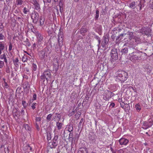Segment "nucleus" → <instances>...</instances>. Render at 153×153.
I'll list each match as a JSON object with an SVG mask.
<instances>
[{"mask_svg":"<svg viewBox=\"0 0 153 153\" xmlns=\"http://www.w3.org/2000/svg\"><path fill=\"white\" fill-rule=\"evenodd\" d=\"M45 19L44 18H41L40 19V24L41 25H42L44 24Z\"/></svg>","mask_w":153,"mask_h":153,"instance_id":"nucleus-31","label":"nucleus"},{"mask_svg":"<svg viewBox=\"0 0 153 153\" xmlns=\"http://www.w3.org/2000/svg\"><path fill=\"white\" fill-rule=\"evenodd\" d=\"M129 7L133 9L135 8V2L134 1L131 2L129 4Z\"/></svg>","mask_w":153,"mask_h":153,"instance_id":"nucleus-22","label":"nucleus"},{"mask_svg":"<svg viewBox=\"0 0 153 153\" xmlns=\"http://www.w3.org/2000/svg\"><path fill=\"white\" fill-rule=\"evenodd\" d=\"M21 112L22 114H23L24 113V110L23 109H22L21 110Z\"/></svg>","mask_w":153,"mask_h":153,"instance_id":"nucleus-53","label":"nucleus"},{"mask_svg":"<svg viewBox=\"0 0 153 153\" xmlns=\"http://www.w3.org/2000/svg\"><path fill=\"white\" fill-rule=\"evenodd\" d=\"M39 54L40 57L42 59L44 58L45 55V52L44 51H41L39 53Z\"/></svg>","mask_w":153,"mask_h":153,"instance_id":"nucleus-17","label":"nucleus"},{"mask_svg":"<svg viewBox=\"0 0 153 153\" xmlns=\"http://www.w3.org/2000/svg\"><path fill=\"white\" fill-rule=\"evenodd\" d=\"M26 71H27V72H29V69L28 68H26Z\"/></svg>","mask_w":153,"mask_h":153,"instance_id":"nucleus-56","label":"nucleus"},{"mask_svg":"<svg viewBox=\"0 0 153 153\" xmlns=\"http://www.w3.org/2000/svg\"><path fill=\"white\" fill-rule=\"evenodd\" d=\"M33 4L34 5L36 10H38L40 9L39 5L37 2L36 0H33Z\"/></svg>","mask_w":153,"mask_h":153,"instance_id":"nucleus-13","label":"nucleus"},{"mask_svg":"<svg viewBox=\"0 0 153 153\" xmlns=\"http://www.w3.org/2000/svg\"><path fill=\"white\" fill-rule=\"evenodd\" d=\"M22 105L24 107H26L27 106L26 102L25 101H23L22 102Z\"/></svg>","mask_w":153,"mask_h":153,"instance_id":"nucleus-40","label":"nucleus"},{"mask_svg":"<svg viewBox=\"0 0 153 153\" xmlns=\"http://www.w3.org/2000/svg\"><path fill=\"white\" fill-rule=\"evenodd\" d=\"M87 30L86 28L82 27L80 29V33H85L87 32Z\"/></svg>","mask_w":153,"mask_h":153,"instance_id":"nucleus-26","label":"nucleus"},{"mask_svg":"<svg viewBox=\"0 0 153 153\" xmlns=\"http://www.w3.org/2000/svg\"><path fill=\"white\" fill-rule=\"evenodd\" d=\"M99 11L98 10H96V18L97 19L99 17Z\"/></svg>","mask_w":153,"mask_h":153,"instance_id":"nucleus-41","label":"nucleus"},{"mask_svg":"<svg viewBox=\"0 0 153 153\" xmlns=\"http://www.w3.org/2000/svg\"><path fill=\"white\" fill-rule=\"evenodd\" d=\"M51 72L49 70H47L45 71L43 74L41 75V79L44 80V81L45 79L46 80L47 82L49 80V79L51 78Z\"/></svg>","mask_w":153,"mask_h":153,"instance_id":"nucleus-2","label":"nucleus"},{"mask_svg":"<svg viewBox=\"0 0 153 153\" xmlns=\"http://www.w3.org/2000/svg\"><path fill=\"white\" fill-rule=\"evenodd\" d=\"M152 125H153V121L152 120Z\"/></svg>","mask_w":153,"mask_h":153,"instance_id":"nucleus-63","label":"nucleus"},{"mask_svg":"<svg viewBox=\"0 0 153 153\" xmlns=\"http://www.w3.org/2000/svg\"><path fill=\"white\" fill-rule=\"evenodd\" d=\"M26 147L28 151H33L32 147H30L29 145H27Z\"/></svg>","mask_w":153,"mask_h":153,"instance_id":"nucleus-36","label":"nucleus"},{"mask_svg":"<svg viewBox=\"0 0 153 153\" xmlns=\"http://www.w3.org/2000/svg\"><path fill=\"white\" fill-rule=\"evenodd\" d=\"M30 8H29L28 7H25L24 8L23 12L24 14H27L28 12L30 11Z\"/></svg>","mask_w":153,"mask_h":153,"instance_id":"nucleus-20","label":"nucleus"},{"mask_svg":"<svg viewBox=\"0 0 153 153\" xmlns=\"http://www.w3.org/2000/svg\"><path fill=\"white\" fill-rule=\"evenodd\" d=\"M0 59H4L5 62L6 63H7V59L5 54H3L0 56Z\"/></svg>","mask_w":153,"mask_h":153,"instance_id":"nucleus-18","label":"nucleus"},{"mask_svg":"<svg viewBox=\"0 0 153 153\" xmlns=\"http://www.w3.org/2000/svg\"><path fill=\"white\" fill-rule=\"evenodd\" d=\"M129 55V59L133 62H135L139 59V53L138 52H133Z\"/></svg>","mask_w":153,"mask_h":153,"instance_id":"nucleus-3","label":"nucleus"},{"mask_svg":"<svg viewBox=\"0 0 153 153\" xmlns=\"http://www.w3.org/2000/svg\"><path fill=\"white\" fill-rule=\"evenodd\" d=\"M69 115L70 116H71V113L69 114Z\"/></svg>","mask_w":153,"mask_h":153,"instance_id":"nucleus-59","label":"nucleus"},{"mask_svg":"<svg viewBox=\"0 0 153 153\" xmlns=\"http://www.w3.org/2000/svg\"><path fill=\"white\" fill-rule=\"evenodd\" d=\"M98 42H99V44L100 43V39H99L98 40Z\"/></svg>","mask_w":153,"mask_h":153,"instance_id":"nucleus-60","label":"nucleus"},{"mask_svg":"<svg viewBox=\"0 0 153 153\" xmlns=\"http://www.w3.org/2000/svg\"><path fill=\"white\" fill-rule=\"evenodd\" d=\"M28 84L27 83H24L23 85V87L24 89H25L27 88Z\"/></svg>","mask_w":153,"mask_h":153,"instance_id":"nucleus-34","label":"nucleus"},{"mask_svg":"<svg viewBox=\"0 0 153 153\" xmlns=\"http://www.w3.org/2000/svg\"><path fill=\"white\" fill-rule=\"evenodd\" d=\"M2 75V73L1 71V70L0 69V78H1Z\"/></svg>","mask_w":153,"mask_h":153,"instance_id":"nucleus-49","label":"nucleus"},{"mask_svg":"<svg viewBox=\"0 0 153 153\" xmlns=\"http://www.w3.org/2000/svg\"><path fill=\"white\" fill-rule=\"evenodd\" d=\"M52 114H49L47 116V119L48 120H50L51 118Z\"/></svg>","mask_w":153,"mask_h":153,"instance_id":"nucleus-38","label":"nucleus"},{"mask_svg":"<svg viewBox=\"0 0 153 153\" xmlns=\"http://www.w3.org/2000/svg\"><path fill=\"white\" fill-rule=\"evenodd\" d=\"M124 149H120L119 150V153H123L124 152Z\"/></svg>","mask_w":153,"mask_h":153,"instance_id":"nucleus-46","label":"nucleus"},{"mask_svg":"<svg viewBox=\"0 0 153 153\" xmlns=\"http://www.w3.org/2000/svg\"><path fill=\"white\" fill-rule=\"evenodd\" d=\"M111 56L112 59H116L117 58L118 55L116 49H113L111 52Z\"/></svg>","mask_w":153,"mask_h":153,"instance_id":"nucleus-7","label":"nucleus"},{"mask_svg":"<svg viewBox=\"0 0 153 153\" xmlns=\"http://www.w3.org/2000/svg\"><path fill=\"white\" fill-rule=\"evenodd\" d=\"M121 52L122 53V54L126 53L128 52V48H123L121 51Z\"/></svg>","mask_w":153,"mask_h":153,"instance_id":"nucleus-24","label":"nucleus"},{"mask_svg":"<svg viewBox=\"0 0 153 153\" xmlns=\"http://www.w3.org/2000/svg\"><path fill=\"white\" fill-rule=\"evenodd\" d=\"M114 106H115V104L114 102L111 103L110 105V107L111 108H113Z\"/></svg>","mask_w":153,"mask_h":153,"instance_id":"nucleus-44","label":"nucleus"},{"mask_svg":"<svg viewBox=\"0 0 153 153\" xmlns=\"http://www.w3.org/2000/svg\"><path fill=\"white\" fill-rule=\"evenodd\" d=\"M25 53H27V54H28V55H29V54H28V53H27V51H25Z\"/></svg>","mask_w":153,"mask_h":153,"instance_id":"nucleus-61","label":"nucleus"},{"mask_svg":"<svg viewBox=\"0 0 153 153\" xmlns=\"http://www.w3.org/2000/svg\"><path fill=\"white\" fill-rule=\"evenodd\" d=\"M27 59H25L24 57H23L22 58V61L23 62H25L26 61Z\"/></svg>","mask_w":153,"mask_h":153,"instance_id":"nucleus-50","label":"nucleus"},{"mask_svg":"<svg viewBox=\"0 0 153 153\" xmlns=\"http://www.w3.org/2000/svg\"><path fill=\"white\" fill-rule=\"evenodd\" d=\"M152 120L149 121V122L148 123L149 124H151L152 123Z\"/></svg>","mask_w":153,"mask_h":153,"instance_id":"nucleus-54","label":"nucleus"},{"mask_svg":"<svg viewBox=\"0 0 153 153\" xmlns=\"http://www.w3.org/2000/svg\"><path fill=\"white\" fill-rule=\"evenodd\" d=\"M135 108L137 111H139L141 109V106L139 104H137L135 105Z\"/></svg>","mask_w":153,"mask_h":153,"instance_id":"nucleus-21","label":"nucleus"},{"mask_svg":"<svg viewBox=\"0 0 153 153\" xmlns=\"http://www.w3.org/2000/svg\"><path fill=\"white\" fill-rule=\"evenodd\" d=\"M58 42L59 46L61 47L62 45L63 42V36L62 35L58 36Z\"/></svg>","mask_w":153,"mask_h":153,"instance_id":"nucleus-11","label":"nucleus"},{"mask_svg":"<svg viewBox=\"0 0 153 153\" xmlns=\"http://www.w3.org/2000/svg\"><path fill=\"white\" fill-rule=\"evenodd\" d=\"M23 128H25L26 130H30V128L27 124H25L23 126Z\"/></svg>","mask_w":153,"mask_h":153,"instance_id":"nucleus-30","label":"nucleus"},{"mask_svg":"<svg viewBox=\"0 0 153 153\" xmlns=\"http://www.w3.org/2000/svg\"><path fill=\"white\" fill-rule=\"evenodd\" d=\"M36 94H34L33 95V100H36Z\"/></svg>","mask_w":153,"mask_h":153,"instance_id":"nucleus-43","label":"nucleus"},{"mask_svg":"<svg viewBox=\"0 0 153 153\" xmlns=\"http://www.w3.org/2000/svg\"><path fill=\"white\" fill-rule=\"evenodd\" d=\"M37 103H33L31 106L32 108L34 110L36 108V106L37 105Z\"/></svg>","mask_w":153,"mask_h":153,"instance_id":"nucleus-37","label":"nucleus"},{"mask_svg":"<svg viewBox=\"0 0 153 153\" xmlns=\"http://www.w3.org/2000/svg\"><path fill=\"white\" fill-rule=\"evenodd\" d=\"M73 129V128L71 126H69L68 128V131L71 132Z\"/></svg>","mask_w":153,"mask_h":153,"instance_id":"nucleus-39","label":"nucleus"},{"mask_svg":"<svg viewBox=\"0 0 153 153\" xmlns=\"http://www.w3.org/2000/svg\"><path fill=\"white\" fill-rule=\"evenodd\" d=\"M88 150L86 148H82L79 149L78 153H87Z\"/></svg>","mask_w":153,"mask_h":153,"instance_id":"nucleus-14","label":"nucleus"},{"mask_svg":"<svg viewBox=\"0 0 153 153\" xmlns=\"http://www.w3.org/2000/svg\"><path fill=\"white\" fill-rule=\"evenodd\" d=\"M4 36L3 35L1 34H0V40L3 39H4Z\"/></svg>","mask_w":153,"mask_h":153,"instance_id":"nucleus-47","label":"nucleus"},{"mask_svg":"<svg viewBox=\"0 0 153 153\" xmlns=\"http://www.w3.org/2000/svg\"><path fill=\"white\" fill-rule=\"evenodd\" d=\"M51 134L50 133H47V139L48 140H50L51 139Z\"/></svg>","mask_w":153,"mask_h":153,"instance_id":"nucleus-33","label":"nucleus"},{"mask_svg":"<svg viewBox=\"0 0 153 153\" xmlns=\"http://www.w3.org/2000/svg\"><path fill=\"white\" fill-rule=\"evenodd\" d=\"M41 118L40 117H37L36 119V123H38V124H40V121L41 120Z\"/></svg>","mask_w":153,"mask_h":153,"instance_id":"nucleus-32","label":"nucleus"},{"mask_svg":"<svg viewBox=\"0 0 153 153\" xmlns=\"http://www.w3.org/2000/svg\"><path fill=\"white\" fill-rule=\"evenodd\" d=\"M4 65V62L3 61L0 60V68L3 67Z\"/></svg>","mask_w":153,"mask_h":153,"instance_id":"nucleus-35","label":"nucleus"},{"mask_svg":"<svg viewBox=\"0 0 153 153\" xmlns=\"http://www.w3.org/2000/svg\"><path fill=\"white\" fill-rule=\"evenodd\" d=\"M13 63L16 67H18L19 66V60L18 58H16L14 59L13 60Z\"/></svg>","mask_w":153,"mask_h":153,"instance_id":"nucleus-16","label":"nucleus"},{"mask_svg":"<svg viewBox=\"0 0 153 153\" xmlns=\"http://www.w3.org/2000/svg\"><path fill=\"white\" fill-rule=\"evenodd\" d=\"M38 13L36 12H34L32 13L31 15V18L33 20V22H36L38 20Z\"/></svg>","mask_w":153,"mask_h":153,"instance_id":"nucleus-8","label":"nucleus"},{"mask_svg":"<svg viewBox=\"0 0 153 153\" xmlns=\"http://www.w3.org/2000/svg\"><path fill=\"white\" fill-rule=\"evenodd\" d=\"M113 96V93L108 90L104 91L103 94V99L105 101L108 100L111 97Z\"/></svg>","mask_w":153,"mask_h":153,"instance_id":"nucleus-5","label":"nucleus"},{"mask_svg":"<svg viewBox=\"0 0 153 153\" xmlns=\"http://www.w3.org/2000/svg\"><path fill=\"white\" fill-rule=\"evenodd\" d=\"M83 118H82L80 120V121L79 122V124H80L81 123H82V122L83 121Z\"/></svg>","mask_w":153,"mask_h":153,"instance_id":"nucleus-51","label":"nucleus"},{"mask_svg":"<svg viewBox=\"0 0 153 153\" xmlns=\"http://www.w3.org/2000/svg\"><path fill=\"white\" fill-rule=\"evenodd\" d=\"M2 80L4 81V82H6L5 81V79L4 78H3Z\"/></svg>","mask_w":153,"mask_h":153,"instance_id":"nucleus-55","label":"nucleus"},{"mask_svg":"<svg viewBox=\"0 0 153 153\" xmlns=\"http://www.w3.org/2000/svg\"><path fill=\"white\" fill-rule=\"evenodd\" d=\"M109 41V39L107 37L103 38V40L101 44V45L103 48H105L106 45H107Z\"/></svg>","mask_w":153,"mask_h":153,"instance_id":"nucleus-6","label":"nucleus"},{"mask_svg":"<svg viewBox=\"0 0 153 153\" xmlns=\"http://www.w3.org/2000/svg\"><path fill=\"white\" fill-rule=\"evenodd\" d=\"M121 35H122V36L127 35V36H128L129 39H131L133 38V33L131 32H128V33L124 34H122Z\"/></svg>","mask_w":153,"mask_h":153,"instance_id":"nucleus-12","label":"nucleus"},{"mask_svg":"<svg viewBox=\"0 0 153 153\" xmlns=\"http://www.w3.org/2000/svg\"><path fill=\"white\" fill-rule=\"evenodd\" d=\"M6 72H7V73H9V70H7L6 71Z\"/></svg>","mask_w":153,"mask_h":153,"instance_id":"nucleus-57","label":"nucleus"},{"mask_svg":"<svg viewBox=\"0 0 153 153\" xmlns=\"http://www.w3.org/2000/svg\"><path fill=\"white\" fill-rule=\"evenodd\" d=\"M44 3L47 2L50 3L51 2V0H43Z\"/></svg>","mask_w":153,"mask_h":153,"instance_id":"nucleus-45","label":"nucleus"},{"mask_svg":"<svg viewBox=\"0 0 153 153\" xmlns=\"http://www.w3.org/2000/svg\"><path fill=\"white\" fill-rule=\"evenodd\" d=\"M37 38L39 42H41L43 39L42 36L40 34H38Z\"/></svg>","mask_w":153,"mask_h":153,"instance_id":"nucleus-25","label":"nucleus"},{"mask_svg":"<svg viewBox=\"0 0 153 153\" xmlns=\"http://www.w3.org/2000/svg\"><path fill=\"white\" fill-rule=\"evenodd\" d=\"M138 6L140 7V10H141V9L142 5L140 3V4H138Z\"/></svg>","mask_w":153,"mask_h":153,"instance_id":"nucleus-52","label":"nucleus"},{"mask_svg":"<svg viewBox=\"0 0 153 153\" xmlns=\"http://www.w3.org/2000/svg\"><path fill=\"white\" fill-rule=\"evenodd\" d=\"M152 125V123L149 124L148 123V122H145L143 123L142 126V128L144 129H147V128L151 127Z\"/></svg>","mask_w":153,"mask_h":153,"instance_id":"nucleus-10","label":"nucleus"},{"mask_svg":"<svg viewBox=\"0 0 153 153\" xmlns=\"http://www.w3.org/2000/svg\"><path fill=\"white\" fill-rule=\"evenodd\" d=\"M39 124H38V123H36V128L38 130H39L40 129V127L39 126Z\"/></svg>","mask_w":153,"mask_h":153,"instance_id":"nucleus-42","label":"nucleus"},{"mask_svg":"<svg viewBox=\"0 0 153 153\" xmlns=\"http://www.w3.org/2000/svg\"><path fill=\"white\" fill-rule=\"evenodd\" d=\"M32 71H35L37 69V66L36 64H35L34 63H33L32 65Z\"/></svg>","mask_w":153,"mask_h":153,"instance_id":"nucleus-28","label":"nucleus"},{"mask_svg":"<svg viewBox=\"0 0 153 153\" xmlns=\"http://www.w3.org/2000/svg\"><path fill=\"white\" fill-rule=\"evenodd\" d=\"M12 45L11 44H10L9 45V51H10L12 49Z\"/></svg>","mask_w":153,"mask_h":153,"instance_id":"nucleus-48","label":"nucleus"},{"mask_svg":"<svg viewBox=\"0 0 153 153\" xmlns=\"http://www.w3.org/2000/svg\"><path fill=\"white\" fill-rule=\"evenodd\" d=\"M72 114H74V112H72Z\"/></svg>","mask_w":153,"mask_h":153,"instance_id":"nucleus-64","label":"nucleus"},{"mask_svg":"<svg viewBox=\"0 0 153 153\" xmlns=\"http://www.w3.org/2000/svg\"><path fill=\"white\" fill-rule=\"evenodd\" d=\"M58 137L57 135L54 136L52 141L49 143V145L51 148L56 147L58 143Z\"/></svg>","mask_w":153,"mask_h":153,"instance_id":"nucleus-4","label":"nucleus"},{"mask_svg":"<svg viewBox=\"0 0 153 153\" xmlns=\"http://www.w3.org/2000/svg\"><path fill=\"white\" fill-rule=\"evenodd\" d=\"M54 0L56 2V1H57L58 0Z\"/></svg>","mask_w":153,"mask_h":153,"instance_id":"nucleus-62","label":"nucleus"},{"mask_svg":"<svg viewBox=\"0 0 153 153\" xmlns=\"http://www.w3.org/2000/svg\"><path fill=\"white\" fill-rule=\"evenodd\" d=\"M63 124L61 123L57 122L56 123V126L58 130H60L62 128Z\"/></svg>","mask_w":153,"mask_h":153,"instance_id":"nucleus-19","label":"nucleus"},{"mask_svg":"<svg viewBox=\"0 0 153 153\" xmlns=\"http://www.w3.org/2000/svg\"><path fill=\"white\" fill-rule=\"evenodd\" d=\"M16 2L17 5H20L23 4V1L22 0H16Z\"/></svg>","mask_w":153,"mask_h":153,"instance_id":"nucleus-29","label":"nucleus"},{"mask_svg":"<svg viewBox=\"0 0 153 153\" xmlns=\"http://www.w3.org/2000/svg\"><path fill=\"white\" fill-rule=\"evenodd\" d=\"M4 44L0 42V55L2 53V51L4 49Z\"/></svg>","mask_w":153,"mask_h":153,"instance_id":"nucleus-23","label":"nucleus"},{"mask_svg":"<svg viewBox=\"0 0 153 153\" xmlns=\"http://www.w3.org/2000/svg\"><path fill=\"white\" fill-rule=\"evenodd\" d=\"M96 137L94 135L90 136L89 137L90 142L92 143H95L96 141Z\"/></svg>","mask_w":153,"mask_h":153,"instance_id":"nucleus-15","label":"nucleus"},{"mask_svg":"<svg viewBox=\"0 0 153 153\" xmlns=\"http://www.w3.org/2000/svg\"><path fill=\"white\" fill-rule=\"evenodd\" d=\"M79 0H74V1L75 2H78Z\"/></svg>","mask_w":153,"mask_h":153,"instance_id":"nucleus-58","label":"nucleus"},{"mask_svg":"<svg viewBox=\"0 0 153 153\" xmlns=\"http://www.w3.org/2000/svg\"><path fill=\"white\" fill-rule=\"evenodd\" d=\"M128 140L125 138H122L119 140V142L121 145H126L128 143Z\"/></svg>","mask_w":153,"mask_h":153,"instance_id":"nucleus-9","label":"nucleus"},{"mask_svg":"<svg viewBox=\"0 0 153 153\" xmlns=\"http://www.w3.org/2000/svg\"><path fill=\"white\" fill-rule=\"evenodd\" d=\"M2 86L4 89L8 88L9 86L6 82H4Z\"/></svg>","mask_w":153,"mask_h":153,"instance_id":"nucleus-27","label":"nucleus"},{"mask_svg":"<svg viewBox=\"0 0 153 153\" xmlns=\"http://www.w3.org/2000/svg\"><path fill=\"white\" fill-rule=\"evenodd\" d=\"M117 79L122 82H124L126 81L128 76L127 72L124 71H118L117 74Z\"/></svg>","mask_w":153,"mask_h":153,"instance_id":"nucleus-1","label":"nucleus"}]
</instances>
